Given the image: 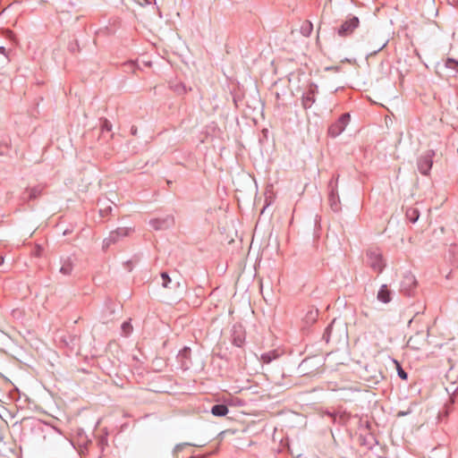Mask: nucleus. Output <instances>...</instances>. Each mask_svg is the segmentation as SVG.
<instances>
[{"mask_svg":"<svg viewBox=\"0 0 458 458\" xmlns=\"http://www.w3.org/2000/svg\"><path fill=\"white\" fill-rule=\"evenodd\" d=\"M366 256L367 264L369 266V267L377 274L382 273L386 264L381 250L374 247L369 248L367 250Z\"/></svg>","mask_w":458,"mask_h":458,"instance_id":"nucleus-1","label":"nucleus"},{"mask_svg":"<svg viewBox=\"0 0 458 458\" xmlns=\"http://www.w3.org/2000/svg\"><path fill=\"white\" fill-rule=\"evenodd\" d=\"M435 157V151L432 149L425 151L421 154L417 160V166L420 173L423 175L429 174L433 165V157Z\"/></svg>","mask_w":458,"mask_h":458,"instance_id":"nucleus-2","label":"nucleus"},{"mask_svg":"<svg viewBox=\"0 0 458 458\" xmlns=\"http://www.w3.org/2000/svg\"><path fill=\"white\" fill-rule=\"evenodd\" d=\"M350 118L351 116L348 113L343 114L337 121L329 126L328 134L334 138L339 136L349 123Z\"/></svg>","mask_w":458,"mask_h":458,"instance_id":"nucleus-3","label":"nucleus"},{"mask_svg":"<svg viewBox=\"0 0 458 458\" xmlns=\"http://www.w3.org/2000/svg\"><path fill=\"white\" fill-rule=\"evenodd\" d=\"M132 229L129 227H120L110 232L108 237L105 238L103 241V249L109 248L110 245L117 242L123 237L129 235Z\"/></svg>","mask_w":458,"mask_h":458,"instance_id":"nucleus-4","label":"nucleus"},{"mask_svg":"<svg viewBox=\"0 0 458 458\" xmlns=\"http://www.w3.org/2000/svg\"><path fill=\"white\" fill-rule=\"evenodd\" d=\"M174 225V217L172 215H166L163 217L153 218L149 220V225L157 231L166 230Z\"/></svg>","mask_w":458,"mask_h":458,"instance_id":"nucleus-5","label":"nucleus"},{"mask_svg":"<svg viewBox=\"0 0 458 458\" xmlns=\"http://www.w3.org/2000/svg\"><path fill=\"white\" fill-rule=\"evenodd\" d=\"M337 179L335 182L334 179H332L329 182L328 187H329V194H328V201L329 205L331 207V209L335 212H337L340 210V199L337 192Z\"/></svg>","mask_w":458,"mask_h":458,"instance_id":"nucleus-6","label":"nucleus"},{"mask_svg":"<svg viewBox=\"0 0 458 458\" xmlns=\"http://www.w3.org/2000/svg\"><path fill=\"white\" fill-rule=\"evenodd\" d=\"M360 24L359 18L356 16L351 17L349 20L343 22V24L337 30V34L340 37H347L351 35Z\"/></svg>","mask_w":458,"mask_h":458,"instance_id":"nucleus-7","label":"nucleus"},{"mask_svg":"<svg viewBox=\"0 0 458 458\" xmlns=\"http://www.w3.org/2000/svg\"><path fill=\"white\" fill-rule=\"evenodd\" d=\"M417 280L411 272L403 275L401 282V291L406 295H411L414 288L416 287Z\"/></svg>","mask_w":458,"mask_h":458,"instance_id":"nucleus-8","label":"nucleus"},{"mask_svg":"<svg viewBox=\"0 0 458 458\" xmlns=\"http://www.w3.org/2000/svg\"><path fill=\"white\" fill-rule=\"evenodd\" d=\"M318 93V86L314 83H310L308 90L303 93L301 98V104L303 108L309 109L315 103V96Z\"/></svg>","mask_w":458,"mask_h":458,"instance_id":"nucleus-9","label":"nucleus"},{"mask_svg":"<svg viewBox=\"0 0 458 458\" xmlns=\"http://www.w3.org/2000/svg\"><path fill=\"white\" fill-rule=\"evenodd\" d=\"M43 191V187L40 185L34 186L31 188H26L25 191L20 196V201L21 203H27L30 200L38 199Z\"/></svg>","mask_w":458,"mask_h":458,"instance_id":"nucleus-10","label":"nucleus"},{"mask_svg":"<svg viewBox=\"0 0 458 458\" xmlns=\"http://www.w3.org/2000/svg\"><path fill=\"white\" fill-rule=\"evenodd\" d=\"M444 68L446 70V77H455L458 73V60L447 58L445 62Z\"/></svg>","mask_w":458,"mask_h":458,"instance_id":"nucleus-11","label":"nucleus"},{"mask_svg":"<svg viewBox=\"0 0 458 458\" xmlns=\"http://www.w3.org/2000/svg\"><path fill=\"white\" fill-rule=\"evenodd\" d=\"M377 298L383 303H388L391 301V291L387 288L386 284H382L377 292Z\"/></svg>","mask_w":458,"mask_h":458,"instance_id":"nucleus-12","label":"nucleus"},{"mask_svg":"<svg viewBox=\"0 0 458 458\" xmlns=\"http://www.w3.org/2000/svg\"><path fill=\"white\" fill-rule=\"evenodd\" d=\"M229 410L225 404H215L211 408V413L216 417H224L228 413Z\"/></svg>","mask_w":458,"mask_h":458,"instance_id":"nucleus-13","label":"nucleus"},{"mask_svg":"<svg viewBox=\"0 0 458 458\" xmlns=\"http://www.w3.org/2000/svg\"><path fill=\"white\" fill-rule=\"evenodd\" d=\"M406 218L412 224L416 223L420 217V212L416 208H408L405 213Z\"/></svg>","mask_w":458,"mask_h":458,"instance_id":"nucleus-14","label":"nucleus"},{"mask_svg":"<svg viewBox=\"0 0 458 458\" xmlns=\"http://www.w3.org/2000/svg\"><path fill=\"white\" fill-rule=\"evenodd\" d=\"M73 266L69 258L62 260V266L60 267V273H62L64 276L71 275L72 271Z\"/></svg>","mask_w":458,"mask_h":458,"instance_id":"nucleus-15","label":"nucleus"},{"mask_svg":"<svg viewBox=\"0 0 458 458\" xmlns=\"http://www.w3.org/2000/svg\"><path fill=\"white\" fill-rule=\"evenodd\" d=\"M279 357V354L276 351H269L267 352H265L261 355V360L262 362L268 364L272 362L273 360H276Z\"/></svg>","mask_w":458,"mask_h":458,"instance_id":"nucleus-16","label":"nucleus"},{"mask_svg":"<svg viewBox=\"0 0 458 458\" xmlns=\"http://www.w3.org/2000/svg\"><path fill=\"white\" fill-rule=\"evenodd\" d=\"M312 30H313V24L310 21H305L301 24V29H300L301 35H303L304 37L310 36Z\"/></svg>","mask_w":458,"mask_h":458,"instance_id":"nucleus-17","label":"nucleus"},{"mask_svg":"<svg viewBox=\"0 0 458 458\" xmlns=\"http://www.w3.org/2000/svg\"><path fill=\"white\" fill-rule=\"evenodd\" d=\"M10 148L9 140L4 138L0 140V156H5L8 153Z\"/></svg>","mask_w":458,"mask_h":458,"instance_id":"nucleus-18","label":"nucleus"},{"mask_svg":"<svg viewBox=\"0 0 458 458\" xmlns=\"http://www.w3.org/2000/svg\"><path fill=\"white\" fill-rule=\"evenodd\" d=\"M244 335L242 333L237 334L234 332L233 335V344L237 347H242L244 343Z\"/></svg>","mask_w":458,"mask_h":458,"instance_id":"nucleus-19","label":"nucleus"},{"mask_svg":"<svg viewBox=\"0 0 458 458\" xmlns=\"http://www.w3.org/2000/svg\"><path fill=\"white\" fill-rule=\"evenodd\" d=\"M318 318V310H310L307 312L305 316V322L307 324L313 323L317 320Z\"/></svg>","mask_w":458,"mask_h":458,"instance_id":"nucleus-20","label":"nucleus"},{"mask_svg":"<svg viewBox=\"0 0 458 458\" xmlns=\"http://www.w3.org/2000/svg\"><path fill=\"white\" fill-rule=\"evenodd\" d=\"M100 205L99 208V215L104 217L109 215L112 211V207L110 205H106L105 202H99Z\"/></svg>","mask_w":458,"mask_h":458,"instance_id":"nucleus-21","label":"nucleus"},{"mask_svg":"<svg viewBox=\"0 0 458 458\" xmlns=\"http://www.w3.org/2000/svg\"><path fill=\"white\" fill-rule=\"evenodd\" d=\"M161 278H162V285H163V287H165V288H173V286L171 285L172 279L170 278V276H168V274L166 272H162L161 273Z\"/></svg>","mask_w":458,"mask_h":458,"instance_id":"nucleus-22","label":"nucleus"},{"mask_svg":"<svg viewBox=\"0 0 458 458\" xmlns=\"http://www.w3.org/2000/svg\"><path fill=\"white\" fill-rule=\"evenodd\" d=\"M102 132H110L112 131V124L107 119H102L100 122Z\"/></svg>","mask_w":458,"mask_h":458,"instance_id":"nucleus-23","label":"nucleus"},{"mask_svg":"<svg viewBox=\"0 0 458 458\" xmlns=\"http://www.w3.org/2000/svg\"><path fill=\"white\" fill-rule=\"evenodd\" d=\"M132 330V327L129 321H125L122 324V331L125 335H128Z\"/></svg>","mask_w":458,"mask_h":458,"instance_id":"nucleus-24","label":"nucleus"},{"mask_svg":"<svg viewBox=\"0 0 458 458\" xmlns=\"http://www.w3.org/2000/svg\"><path fill=\"white\" fill-rule=\"evenodd\" d=\"M174 91L178 94H184L187 92V89L183 84H178L174 87Z\"/></svg>","mask_w":458,"mask_h":458,"instance_id":"nucleus-25","label":"nucleus"},{"mask_svg":"<svg viewBox=\"0 0 458 458\" xmlns=\"http://www.w3.org/2000/svg\"><path fill=\"white\" fill-rule=\"evenodd\" d=\"M454 403V398L453 396L450 397V403H446L444 408V414L445 416H448L450 412V406Z\"/></svg>","mask_w":458,"mask_h":458,"instance_id":"nucleus-26","label":"nucleus"},{"mask_svg":"<svg viewBox=\"0 0 458 458\" xmlns=\"http://www.w3.org/2000/svg\"><path fill=\"white\" fill-rule=\"evenodd\" d=\"M398 368H397V373H398V376L402 378V379H407L408 378V374L407 372H405L402 368L401 366L398 364L397 365Z\"/></svg>","mask_w":458,"mask_h":458,"instance_id":"nucleus-27","label":"nucleus"},{"mask_svg":"<svg viewBox=\"0 0 458 458\" xmlns=\"http://www.w3.org/2000/svg\"><path fill=\"white\" fill-rule=\"evenodd\" d=\"M186 445V444H179V445H177L175 446V448H174V451H175V452H179V451H181V450L182 449L183 445Z\"/></svg>","mask_w":458,"mask_h":458,"instance_id":"nucleus-28","label":"nucleus"},{"mask_svg":"<svg viewBox=\"0 0 458 458\" xmlns=\"http://www.w3.org/2000/svg\"><path fill=\"white\" fill-rule=\"evenodd\" d=\"M131 133L132 135H136L137 134V128L135 126H131Z\"/></svg>","mask_w":458,"mask_h":458,"instance_id":"nucleus-29","label":"nucleus"},{"mask_svg":"<svg viewBox=\"0 0 458 458\" xmlns=\"http://www.w3.org/2000/svg\"><path fill=\"white\" fill-rule=\"evenodd\" d=\"M141 4H150L152 3V0H140Z\"/></svg>","mask_w":458,"mask_h":458,"instance_id":"nucleus-30","label":"nucleus"},{"mask_svg":"<svg viewBox=\"0 0 458 458\" xmlns=\"http://www.w3.org/2000/svg\"><path fill=\"white\" fill-rule=\"evenodd\" d=\"M0 54H3V55H4L5 56H7V55H6V50H5V47H0Z\"/></svg>","mask_w":458,"mask_h":458,"instance_id":"nucleus-31","label":"nucleus"},{"mask_svg":"<svg viewBox=\"0 0 458 458\" xmlns=\"http://www.w3.org/2000/svg\"><path fill=\"white\" fill-rule=\"evenodd\" d=\"M446 390H447V392H448V393H449L450 391H452V392H453V394H454V393H456V391H457V387H454V386H453L451 387V389L446 388Z\"/></svg>","mask_w":458,"mask_h":458,"instance_id":"nucleus-32","label":"nucleus"},{"mask_svg":"<svg viewBox=\"0 0 458 458\" xmlns=\"http://www.w3.org/2000/svg\"><path fill=\"white\" fill-rule=\"evenodd\" d=\"M386 46V43H383L378 48L377 51H380L383 47H385Z\"/></svg>","mask_w":458,"mask_h":458,"instance_id":"nucleus-33","label":"nucleus"},{"mask_svg":"<svg viewBox=\"0 0 458 458\" xmlns=\"http://www.w3.org/2000/svg\"><path fill=\"white\" fill-rule=\"evenodd\" d=\"M127 265H128V268H127V269H128V271H131V265H130V262H127Z\"/></svg>","mask_w":458,"mask_h":458,"instance_id":"nucleus-34","label":"nucleus"},{"mask_svg":"<svg viewBox=\"0 0 458 458\" xmlns=\"http://www.w3.org/2000/svg\"><path fill=\"white\" fill-rule=\"evenodd\" d=\"M4 263V258L0 257V266Z\"/></svg>","mask_w":458,"mask_h":458,"instance_id":"nucleus-35","label":"nucleus"},{"mask_svg":"<svg viewBox=\"0 0 458 458\" xmlns=\"http://www.w3.org/2000/svg\"><path fill=\"white\" fill-rule=\"evenodd\" d=\"M330 329H331V326L327 327L326 332L329 331Z\"/></svg>","mask_w":458,"mask_h":458,"instance_id":"nucleus-36","label":"nucleus"}]
</instances>
